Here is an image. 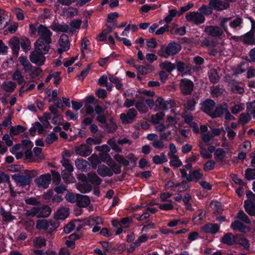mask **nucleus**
<instances>
[{"label": "nucleus", "instance_id": "f257e3e1", "mask_svg": "<svg viewBox=\"0 0 255 255\" xmlns=\"http://www.w3.org/2000/svg\"><path fill=\"white\" fill-rule=\"evenodd\" d=\"M232 17H223L220 18V26L216 25H210L206 27L204 31L209 36L214 37H218L221 38L224 35V31L226 32L228 36H232L229 28L227 23L229 22L230 27L233 29H236L240 28L243 23V19L240 17H236L232 19Z\"/></svg>", "mask_w": 255, "mask_h": 255}, {"label": "nucleus", "instance_id": "f03ea898", "mask_svg": "<svg viewBox=\"0 0 255 255\" xmlns=\"http://www.w3.org/2000/svg\"><path fill=\"white\" fill-rule=\"evenodd\" d=\"M181 49V45L175 42H170L165 47H162L158 50L159 56L165 58L172 56L178 53Z\"/></svg>", "mask_w": 255, "mask_h": 255}, {"label": "nucleus", "instance_id": "7ed1b4c3", "mask_svg": "<svg viewBox=\"0 0 255 255\" xmlns=\"http://www.w3.org/2000/svg\"><path fill=\"white\" fill-rule=\"evenodd\" d=\"M253 30H250L241 36H231L230 40H233L235 42L242 41L244 44L247 45H254L255 44V36Z\"/></svg>", "mask_w": 255, "mask_h": 255}, {"label": "nucleus", "instance_id": "20e7f679", "mask_svg": "<svg viewBox=\"0 0 255 255\" xmlns=\"http://www.w3.org/2000/svg\"><path fill=\"white\" fill-rule=\"evenodd\" d=\"M137 112L134 108L129 109L127 114L122 113L120 116V120L123 125L132 123L136 119Z\"/></svg>", "mask_w": 255, "mask_h": 255}, {"label": "nucleus", "instance_id": "39448f33", "mask_svg": "<svg viewBox=\"0 0 255 255\" xmlns=\"http://www.w3.org/2000/svg\"><path fill=\"white\" fill-rule=\"evenodd\" d=\"M52 33L46 26L40 24L38 27V35L39 36L37 40H41L45 41L52 42Z\"/></svg>", "mask_w": 255, "mask_h": 255}, {"label": "nucleus", "instance_id": "423d86ee", "mask_svg": "<svg viewBox=\"0 0 255 255\" xmlns=\"http://www.w3.org/2000/svg\"><path fill=\"white\" fill-rule=\"evenodd\" d=\"M45 54L34 49V50L30 55V60L31 62L37 65L41 66L44 64L46 59L45 57L44 56Z\"/></svg>", "mask_w": 255, "mask_h": 255}, {"label": "nucleus", "instance_id": "0eeeda50", "mask_svg": "<svg viewBox=\"0 0 255 255\" xmlns=\"http://www.w3.org/2000/svg\"><path fill=\"white\" fill-rule=\"evenodd\" d=\"M186 19L190 22H192L195 24H200L205 21V18L204 16L199 12H190L186 15Z\"/></svg>", "mask_w": 255, "mask_h": 255}, {"label": "nucleus", "instance_id": "6e6552de", "mask_svg": "<svg viewBox=\"0 0 255 255\" xmlns=\"http://www.w3.org/2000/svg\"><path fill=\"white\" fill-rule=\"evenodd\" d=\"M51 181V176L49 173L43 174L34 180L38 187L46 189L48 187Z\"/></svg>", "mask_w": 255, "mask_h": 255}, {"label": "nucleus", "instance_id": "1a4fd4ad", "mask_svg": "<svg viewBox=\"0 0 255 255\" xmlns=\"http://www.w3.org/2000/svg\"><path fill=\"white\" fill-rule=\"evenodd\" d=\"M180 88L183 95H190L193 90L194 84L188 79H183L181 80Z\"/></svg>", "mask_w": 255, "mask_h": 255}, {"label": "nucleus", "instance_id": "9d476101", "mask_svg": "<svg viewBox=\"0 0 255 255\" xmlns=\"http://www.w3.org/2000/svg\"><path fill=\"white\" fill-rule=\"evenodd\" d=\"M74 150L77 154L82 157H87L91 154L92 148L87 144H82L79 146H75Z\"/></svg>", "mask_w": 255, "mask_h": 255}, {"label": "nucleus", "instance_id": "9b49d317", "mask_svg": "<svg viewBox=\"0 0 255 255\" xmlns=\"http://www.w3.org/2000/svg\"><path fill=\"white\" fill-rule=\"evenodd\" d=\"M215 108V102L211 99H207L201 104V110L212 117Z\"/></svg>", "mask_w": 255, "mask_h": 255}, {"label": "nucleus", "instance_id": "f8f14e48", "mask_svg": "<svg viewBox=\"0 0 255 255\" xmlns=\"http://www.w3.org/2000/svg\"><path fill=\"white\" fill-rule=\"evenodd\" d=\"M51 43V42L37 39L34 43V49L39 51L43 54H46L48 52L50 48V44Z\"/></svg>", "mask_w": 255, "mask_h": 255}, {"label": "nucleus", "instance_id": "ddd939ff", "mask_svg": "<svg viewBox=\"0 0 255 255\" xmlns=\"http://www.w3.org/2000/svg\"><path fill=\"white\" fill-rule=\"evenodd\" d=\"M209 5L211 6L212 9H214L217 11H222L227 9L230 4L228 2L222 1L221 0H210Z\"/></svg>", "mask_w": 255, "mask_h": 255}, {"label": "nucleus", "instance_id": "4468645a", "mask_svg": "<svg viewBox=\"0 0 255 255\" xmlns=\"http://www.w3.org/2000/svg\"><path fill=\"white\" fill-rule=\"evenodd\" d=\"M12 179L22 186L28 185L30 184V178L27 177L26 174L16 173L12 175Z\"/></svg>", "mask_w": 255, "mask_h": 255}, {"label": "nucleus", "instance_id": "2eb2a0df", "mask_svg": "<svg viewBox=\"0 0 255 255\" xmlns=\"http://www.w3.org/2000/svg\"><path fill=\"white\" fill-rule=\"evenodd\" d=\"M237 238V235H234L232 233H228L225 234L221 239V242L227 246L236 245Z\"/></svg>", "mask_w": 255, "mask_h": 255}, {"label": "nucleus", "instance_id": "dca6fc26", "mask_svg": "<svg viewBox=\"0 0 255 255\" xmlns=\"http://www.w3.org/2000/svg\"><path fill=\"white\" fill-rule=\"evenodd\" d=\"M228 110L227 104L224 103L216 107H215L214 113H213V118L221 117L223 114H225Z\"/></svg>", "mask_w": 255, "mask_h": 255}, {"label": "nucleus", "instance_id": "f3484780", "mask_svg": "<svg viewBox=\"0 0 255 255\" xmlns=\"http://www.w3.org/2000/svg\"><path fill=\"white\" fill-rule=\"evenodd\" d=\"M8 44L12 49L13 54L17 56L20 48L19 39L16 37H13L9 40Z\"/></svg>", "mask_w": 255, "mask_h": 255}, {"label": "nucleus", "instance_id": "a211bd4d", "mask_svg": "<svg viewBox=\"0 0 255 255\" xmlns=\"http://www.w3.org/2000/svg\"><path fill=\"white\" fill-rule=\"evenodd\" d=\"M231 227L233 230H237L242 233H246L250 231L249 227H247L239 221H235L233 222Z\"/></svg>", "mask_w": 255, "mask_h": 255}, {"label": "nucleus", "instance_id": "6ab92c4d", "mask_svg": "<svg viewBox=\"0 0 255 255\" xmlns=\"http://www.w3.org/2000/svg\"><path fill=\"white\" fill-rule=\"evenodd\" d=\"M97 173L102 177L112 176L113 175L111 168L105 165H99L97 169Z\"/></svg>", "mask_w": 255, "mask_h": 255}, {"label": "nucleus", "instance_id": "aec40b11", "mask_svg": "<svg viewBox=\"0 0 255 255\" xmlns=\"http://www.w3.org/2000/svg\"><path fill=\"white\" fill-rule=\"evenodd\" d=\"M90 198L86 195H83L79 194L76 205L82 208L87 207L90 204Z\"/></svg>", "mask_w": 255, "mask_h": 255}, {"label": "nucleus", "instance_id": "412c9836", "mask_svg": "<svg viewBox=\"0 0 255 255\" xmlns=\"http://www.w3.org/2000/svg\"><path fill=\"white\" fill-rule=\"evenodd\" d=\"M236 244L241 246L246 251H249L250 250L249 241L242 235H237Z\"/></svg>", "mask_w": 255, "mask_h": 255}, {"label": "nucleus", "instance_id": "4be33fe9", "mask_svg": "<svg viewBox=\"0 0 255 255\" xmlns=\"http://www.w3.org/2000/svg\"><path fill=\"white\" fill-rule=\"evenodd\" d=\"M77 189L82 193H86L92 190V185L87 182L78 183L76 185Z\"/></svg>", "mask_w": 255, "mask_h": 255}, {"label": "nucleus", "instance_id": "5701e85b", "mask_svg": "<svg viewBox=\"0 0 255 255\" xmlns=\"http://www.w3.org/2000/svg\"><path fill=\"white\" fill-rule=\"evenodd\" d=\"M219 226L217 224L209 223L203 227V231L205 233L215 234L219 230Z\"/></svg>", "mask_w": 255, "mask_h": 255}, {"label": "nucleus", "instance_id": "b1692460", "mask_svg": "<svg viewBox=\"0 0 255 255\" xmlns=\"http://www.w3.org/2000/svg\"><path fill=\"white\" fill-rule=\"evenodd\" d=\"M69 215V210L66 208H61L55 214L54 218L56 220H64Z\"/></svg>", "mask_w": 255, "mask_h": 255}, {"label": "nucleus", "instance_id": "393cba45", "mask_svg": "<svg viewBox=\"0 0 255 255\" xmlns=\"http://www.w3.org/2000/svg\"><path fill=\"white\" fill-rule=\"evenodd\" d=\"M53 30L60 32H69V26L68 24H61L58 23H53L50 27Z\"/></svg>", "mask_w": 255, "mask_h": 255}, {"label": "nucleus", "instance_id": "a878e982", "mask_svg": "<svg viewBox=\"0 0 255 255\" xmlns=\"http://www.w3.org/2000/svg\"><path fill=\"white\" fill-rule=\"evenodd\" d=\"M135 107L141 114H145L148 111V108L144 102V97H140V101L135 104Z\"/></svg>", "mask_w": 255, "mask_h": 255}, {"label": "nucleus", "instance_id": "bb28decb", "mask_svg": "<svg viewBox=\"0 0 255 255\" xmlns=\"http://www.w3.org/2000/svg\"><path fill=\"white\" fill-rule=\"evenodd\" d=\"M59 44L62 48H64V50H68L70 46V41L68 35L65 34H62L60 38Z\"/></svg>", "mask_w": 255, "mask_h": 255}, {"label": "nucleus", "instance_id": "cd10ccee", "mask_svg": "<svg viewBox=\"0 0 255 255\" xmlns=\"http://www.w3.org/2000/svg\"><path fill=\"white\" fill-rule=\"evenodd\" d=\"M89 180L94 185H99L102 183V179L95 173L91 172L88 173Z\"/></svg>", "mask_w": 255, "mask_h": 255}, {"label": "nucleus", "instance_id": "c85d7f7f", "mask_svg": "<svg viewBox=\"0 0 255 255\" xmlns=\"http://www.w3.org/2000/svg\"><path fill=\"white\" fill-rule=\"evenodd\" d=\"M18 60L23 67V70L25 72H29L31 70L32 66L28 62L26 57L20 56L19 57Z\"/></svg>", "mask_w": 255, "mask_h": 255}, {"label": "nucleus", "instance_id": "c756f323", "mask_svg": "<svg viewBox=\"0 0 255 255\" xmlns=\"http://www.w3.org/2000/svg\"><path fill=\"white\" fill-rule=\"evenodd\" d=\"M245 209L246 211L251 216H255V203L250 201H245Z\"/></svg>", "mask_w": 255, "mask_h": 255}, {"label": "nucleus", "instance_id": "7c9ffc66", "mask_svg": "<svg viewBox=\"0 0 255 255\" xmlns=\"http://www.w3.org/2000/svg\"><path fill=\"white\" fill-rule=\"evenodd\" d=\"M155 106L156 107H158L160 109L163 110H166L168 109V105L170 104V106H171V101H165L162 98L158 97L156 100L155 102Z\"/></svg>", "mask_w": 255, "mask_h": 255}, {"label": "nucleus", "instance_id": "2f4dec72", "mask_svg": "<svg viewBox=\"0 0 255 255\" xmlns=\"http://www.w3.org/2000/svg\"><path fill=\"white\" fill-rule=\"evenodd\" d=\"M20 45L22 49L27 52L31 48V43L30 40L26 37H22L19 40Z\"/></svg>", "mask_w": 255, "mask_h": 255}, {"label": "nucleus", "instance_id": "473e14b6", "mask_svg": "<svg viewBox=\"0 0 255 255\" xmlns=\"http://www.w3.org/2000/svg\"><path fill=\"white\" fill-rule=\"evenodd\" d=\"M51 213V209L48 206L39 207L38 218H45L49 216Z\"/></svg>", "mask_w": 255, "mask_h": 255}, {"label": "nucleus", "instance_id": "72a5a7b5", "mask_svg": "<svg viewBox=\"0 0 255 255\" xmlns=\"http://www.w3.org/2000/svg\"><path fill=\"white\" fill-rule=\"evenodd\" d=\"M147 239V237L145 235H142L134 243V245H130V249L128 250V251L129 253H131L133 251L135 247H138L141 243L145 242Z\"/></svg>", "mask_w": 255, "mask_h": 255}, {"label": "nucleus", "instance_id": "f704fd0d", "mask_svg": "<svg viewBox=\"0 0 255 255\" xmlns=\"http://www.w3.org/2000/svg\"><path fill=\"white\" fill-rule=\"evenodd\" d=\"M159 66L161 69L169 73H170L175 68V66L174 64H172L170 62L167 61L160 63Z\"/></svg>", "mask_w": 255, "mask_h": 255}, {"label": "nucleus", "instance_id": "c9c22d12", "mask_svg": "<svg viewBox=\"0 0 255 255\" xmlns=\"http://www.w3.org/2000/svg\"><path fill=\"white\" fill-rule=\"evenodd\" d=\"M26 130V128L24 127L18 125L16 127L11 126L10 128V134L11 135H16L19 134V132H23Z\"/></svg>", "mask_w": 255, "mask_h": 255}, {"label": "nucleus", "instance_id": "e433bc0d", "mask_svg": "<svg viewBox=\"0 0 255 255\" xmlns=\"http://www.w3.org/2000/svg\"><path fill=\"white\" fill-rule=\"evenodd\" d=\"M104 127H105V130L108 133L114 132L117 128V125L113 122L112 119L110 120L109 123H106L104 125Z\"/></svg>", "mask_w": 255, "mask_h": 255}, {"label": "nucleus", "instance_id": "4c0bfd02", "mask_svg": "<svg viewBox=\"0 0 255 255\" xmlns=\"http://www.w3.org/2000/svg\"><path fill=\"white\" fill-rule=\"evenodd\" d=\"M218 44L217 41L209 39V38H205L201 42V46L207 47L209 48H212L215 47Z\"/></svg>", "mask_w": 255, "mask_h": 255}, {"label": "nucleus", "instance_id": "58836bf2", "mask_svg": "<svg viewBox=\"0 0 255 255\" xmlns=\"http://www.w3.org/2000/svg\"><path fill=\"white\" fill-rule=\"evenodd\" d=\"M82 23V20L80 19H76L71 21L70 23L71 27H69V32L73 33L75 31V29H79Z\"/></svg>", "mask_w": 255, "mask_h": 255}, {"label": "nucleus", "instance_id": "ea45409f", "mask_svg": "<svg viewBox=\"0 0 255 255\" xmlns=\"http://www.w3.org/2000/svg\"><path fill=\"white\" fill-rule=\"evenodd\" d=\"M210 206L213 210V213L215 215L221 213L223 210L221 203L218 201H212L210 203Z\"/></svg>", "mask_w": 255, "mask_h": 255}, {"label": "nucleus", "instance_id": "a19ab883", "mask_svg": "<svg viewBox=\"0 0 255 255\" xmlns=\"http://www.w3.org/2000/svg\"><path fill=\"white\" fill-rule=\"evenodd\" d=\"M177 14H178L177 11L175 9L169 10V14L165 17L164 20H160L159 23H162L163 21H164L166 23V24H168L172 20L173 17H174Z\"/></svg>", "mask_w": 255, "mask_h": 255}, {"label": "nucleus", "instance_id": "79ce46f5", "mask_svg": "<svg viewBox=\"0 0 255 255\" xmlns=\"http://www.w3.org/2000/svg\"><path fill=\"white\" fill-rule=\"evenodd\" d=\"M209 77L210 81L213 83H217L220 79L217 70L214 69H212L210 70L209 72Z\"/></svg>", "mask_w": 255, "mask_h": 255}, {"label": "nucleus", "instance_id": "37998d69", "mask_svg": "<svg viewBox=\"0 0 255 255\" xmlns=\"http://www.w3.org/2000/svg\"><path fill=\"white\" fill-rule=\"evenodd\" d=\"M153 161L155 164H160L163 162L167 161V159L163 153H161L160 155H155L152 158Z\"/></svg>", "mask_w": 255, "mask_h": 255}, {"label": "nucleus", "instance_id": "c03bdc74", "mask_svg": "<svg viewBox=\"0 0 255 255\" xmlns=\"http://www.w3.org/2000/svg\"><path fill=\"white\" fill-rule=\"evenodd\" d=\"M251 119V117L249 113H242L239 117V121L243 125L248 123Z\"/></svg>", "mask_w": 255, "mask_h": 255}, {"label": "nucleus", "instance_id": "a18cd8bd", "mask_svg": "<svg viewBox=\"0 0 255 255\" xmlns=\"http://www.w3.org/2000/svg\"><path fill=\"white\" fill-rule=\"evenodd\" d=\"M79 194H74L72 192H68L65 196L66 200L72 203H76L77 202Z\"/></svg>", "mask_w": 255, "mask_h": 255}, {"label": "nucleus", "instance_id": "49530a36", "mask_svg": "<svg viewBox=\"0 0 255 255\" xmlns=\"http://www.w3.org/2000/svg\"><path fill=\"white\" fill-rule=\"evenodd\" d=\"M164 116L165 114L162 112L157 113L155 115L151 116V122L153 124H157L159 123V121L162 119Z\"/></svg>", "mask_w": 255, "mask_h": 255}, {"label": "nucleus", "instance_id": "de8ad7c7", "mask_svg": "<svg viewBox=\"0 0 255 255\" xmlns=\"http://www.w3.org/2000/svg\"><path fill=\"white\" fill-rule=\"evenodd\" d=\"M199 12L201 13L204 15H210L212 13V9L211 6L209 5H203L201 7H200L198 9Z\"/></svg>", "mask_w": 255, "mask_h": 255}, {"label": "nucleus", "instance_id": "09e8293b", "mask_svg": "<svg viewBox=\"0 0 255 255\" xmlns=\"http://www.w3.org/2000/svg\"><path fill=\"white\" fill-rule=\"evenodd\" d=\"M49 227V223L45 219L38 220L36 222V228L38 229L47 230Z\"/></svg>", "mask_w": 255, "mask_h": 255}, {"label": "nucleus", "instance_id": "8fccbe9b", "mask_svg": "<svg viewBox=\"0 0 255 255\" xmlns=\"http://www.w3.org/2000/svg\"><path fill=\"white\" fill-rule=\"evenodd\" d=\"M245 177L248 180L255 179V168L247 169L245 171Z\"/></svg>", "mask_w": 255, "mask_h": 255}, {"label": "nucleus", "instance_id": "3c124183", "mask_svg": "<svg viewBox=\"0 0 255 255\" xmlns=\"http://www.w3.org/2000/svg\"><path fill=\"white\" fill-rule=\"evenodd\" d=\"M4 90L7 92H12L16 88V85L15 83L9 81L3 85Z\"/></svg>", "mask_w": 255, "mask_h": 255}, {"label": "nucleus", "instance_id": "603ef678", "mask_svg": "<svg viewBox=\"0 0 255 255\" xmlns=\"http://www.w3.org/2000/svg\"><path fill=\"white\" fill-rule=\"evenodd\" d=\"M109 80L110 82L115 84L116 87L118 89H123V84L119 78L114 77L113 76H110L109 77Z\"/></svg>", "mask_w": 255, "mask_h": 255}, {"label": "nucleus", "instance_id": "864d4df0", "mask_svg": "<svg viewBox=\"0 0 255 255\" xmlns=\"http://www.w3.org/2000/svg\"><path fill=\"white\" fill-rule=\"evenodd\" d=\"M215 157L222 161L226 156L225 151L221 148H217L214 153Z\"/></svg>", "mask_w": 255, "mask_h": 255}, {"label": "nucleus", "instance_id": "5fc2aeb1", "mask_svg": "<svg viewBox=\"0 0 255 255\" xmlns=\"http://www.w3.org/2000/svg\"><path fill=\"white\" fill-rule=\"evenodd\" d=\"M61 162L68 172H72L73 171L74 168L68 159L63 158Z\"/></svg>", "mask_w": 255, "mask_h": 255}, {"label": "nucleus", "instance_id": "6e6d98bb", "mask_svg": "<svg viewBox=\"0 0 255 255\" xmlns=\"http://www.w3.org/2000/svg\"><path fill=\"white\" fill-rule=\"evenodd\" d=\"M238 217L241 221L245 222L246 224H250L251 220L249 218L247 214H246L243 211L241 210L238 214Z\"/></svg>", "mask_w": 255, "mask_h": 255}, {"label": "nucleus", "instance_id": "4d7b16f0", "mask_svg": "<svg viewBox=\"0 0 255 255\" xmlns=\"http://www.w3.org/2000/svg\"><path fill=\"white\" fill-rule=\"evenodd\" d=\"M174 156L175 157H169L171 159L170 161V165L177 168L182 165V162L177 155H175Z\"/></svg>", "mask_w": 255, "mask_h": 255}, {"label": "nucleus", "instance_id": "13d9d810", "mask_svg": "<svg viewBox=\"0 0 255 255\" xmlns=\"http://www.w3.org/2000/svg\"><path fill=\"white\" fill-rule=\"evenodd\" d=\"M75 165L78 169L84 170L86 169L87 165L86 161L82 159H78L75 161Z\"/></svg>", "mask_w": 255, "mask_h": 255}, {"label": "nucleus", "instance_id": "bf43d9fd", "mask_svg": "<svg viewBox=\"0 0 255 255\" xmlns=\"http://www.w3.org/2000/svg\"><path fill=\"white\" fill-rule=\"evenodd\" d=\"M247 112L249 115L252 114L255 118V102L247 104Z\"/></svg>", "mask_w": 255, "mask_h": 255}, {"label": "nucleus", "instance_id": "052dcab7", "mask_svg": "<svg viewBox=\"0 0 255 255\" xmlns=\"http://www.w3.org/2000/svg\"><path fill=\"white\" fill-rule=\"evenodd\" d=\"M215 162L213 160L208 161L204 165V170L205 171H209L215 168Z\"/></svg>", "mask_w": 255, "mask_h": 255}, {"label": "nucleus", "instance_id": "680f3d73", "mask_svg": "<svg viewBox=\"0 0 255 255\" xmlns=\"http://www.w3.org/2000/svg\"><path fill=\"white\" fill-rule=\"evenodd\" d=\"M102 142V139L100 137H89L87 139L86 143L87 144L91 145L94 144H99Z\"/></svg>", "mask_w": 255, "mask_h": 255}, {"label": "nucleus", "instance_id": "e2e57ef3", "mask_svg": "<svg viewBox=\"0 0 255 255\" xmlns=\"http://www.w3.org/2000/svg\"><path fill=\"white\" fill-rule=\"evenodd\" d=\"M231 91L235 94H242L245 92L243 87L238 85H233L231 87Z\"/></svg>", "mask_w": 255, "mask_h": 255}, {"label": "nucleus", "instance_id": "0e129e2a", "mask_svg": "<svg viewBox=\"0 0 255 255\" xmlns=\"http://www.w3.org/2000/svg\"><path fill=\"white\" fill-rule=\"evenodd\" d=\"M58 139V136L54 132H51L49 134L47 135L45 141L47 144H51L54 141L57 140Z\"/></svg>", "mask_w": 255, "mask_h": 255}, {"label": "nucleus", "instance_id": "69168bd1", "mask_svg": "<svg viewBox=\"0 0 255 255\" xmlns=\"http://www.w3.org/2000/svg\"><path fill=\"white\" fill-rule=\"evenodd\" d=\"M62 177L64 182L67 184L72 182L73 179L71 172H64L62 174Z\"/></svg>", "mask_w": 255, "mask_h": 255}, {"label": "nucleus", "instance_id": "338daca9", "mask_svg": "<svg viewBox=\"0 0 255 255\" xmlns=\"http://www.w3.org/2000/svg\"><path fill=\"white\" fill-rule=\"evenodd\" d=\"M34 245L36 248H41L46 245L45 240L42 238H37L34 241Z\"/></svg>", "mask_w": 255, "mask_h": 255}, {"label": "nucleus", "instance_id": "774afa93", "mask_svg": "<svg viewBox=\"0 0 255 255\" xmlns=\"http://www.w3.org/2000/svg\"><path fill=\"white\" fill-rule=\"evenodd\" d=\"M51 172L52 174L53 182L56 185L58 184L61 180L60 174L54 170H51Z\"/></svg>", "mask_w": 255, "mask_h": 255}]
</instances>
